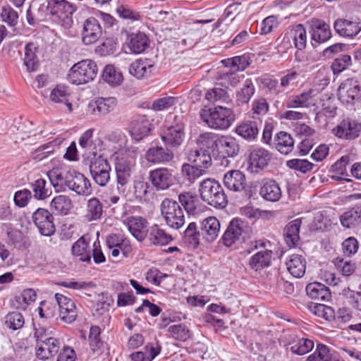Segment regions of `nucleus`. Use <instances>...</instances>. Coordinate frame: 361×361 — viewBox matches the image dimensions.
<instances>
[{
	"mask_svg": "<svg viewBox=\"0 0 361 361\" xmlns=\"http://www.w3.org/2000/svg\"><path fill=\"white\" fill-rule=\"evenodd\" d=\"M200 118L208 127L216 130H226L235 121L233 110L220 105L202 109Z\"/></svg>",
	"mask_w": 361,
	"mask_h": 361,
	"instance_id": "f257e3e1",
	"label": "nucleus"
},
{
	"mask_svg": "<svg viewBox=\"0 0 361 361\" xmlns=\"http://www.w3.org/2000/svg\"><path fill=\"white\" fill-rule=\"evenodd\" d=\"M137 154V149L130 147L122 149L117 157L115 170L119 188H126L130 183Z\"/></svg>",
	"mask_w": 361,
	"mask_h": 361,
	"instance_id": "f03ea898",
	"label": "nucleus"
},
{
	"mask_svg": "<svg viewBox=\"0 0 361 361\" xmlns=\"http://www.w3.org/2000/svg\"><path fill=\"white\" fill-rule=\"evenodd\" d=\"M201 199L215 208H224L227 204V197L221 184L214 178H207L200 183Z\"/></svg>",
	"mask_w": 361,
	"mask_h": 361,
	"instance_id": "7ed1b4c3",
	"label": "nucleus"
},
{
	"mask_svg": "<svg viewBox=\"0 0 361 361\" xmlns=\"http://www.w3.org/2000/svg\"><path fill=\"white\" fill-rule=\"evenodd\" d=\"M77 7L72 3L66 0H49L47 10L54 20L56 21L63 27L68 29L73 23V14Z\"/></svg>",
	"mask_w": 361,
	"mask_h": 361,
	"instance_id": "20e7f679",
	"label": "nucleus"
},
{
	"mask_svg": "<svg viewBox=\"0 0 361 361\" xmlns=\"http://www.w3.org/2000/svg\"><path fill=\"white\" fill-rule=\"evenodd\" d=\"M96 63L90 59L74 64L68 74V80L75 85L85 84L94 79L97 74Z\"/></svg>",
	"mask_w": 361,
	"mask_h": 361,
	"instance_id": "39448f33",
	"label": "nucleus"
},
{
	"mask_svg": "<svg viewBox=\"0 0 361 361\" xmlns=\"http://www.w3.org/2000/svg\"><path fill=\"white\" fill-rule=\"evenodd\" d=\"M161 212L166 224L173 229L181 228L185 224V214L180 203L166 198L161 204Z\"/></svg>",
	"mask_w": 361,
	"mask_h": 361,
	"instance_id": "423d86ee",
	"label": "nucleus"
},
{
	"mask_svg": "<svg viewBox=\"0 0 361 361\" xmlns=\"http://www.w3.org/2000/svg\"><path fill=\"white\" fill-rule=\"evenodd\" d=\"M250 232L248 223L240 218L233 219L224 231L221 240L226 247H231L235 243L244 240Z\"/></svg>",
	"mask_w": 361,
	"mask_h": 361,
	"instance_id": "0eeeda50",
	"label": "nucleus"
},
{
	"mask_svg": "<svg viewBox=\"0 0 361 361\" xmlns=\"http://www.w3.org/2000/svg\"><path fill=\"white\" fill-rule=\"evenodd\" d=\"M174 121V124L167 127L161 134V139L165 146L171 149L180 147L185 138V125L182 118L176 116Z\"/></svg>",
	"mask_w": 361,
	"mask_h": 361,
	"instance_id": "6e6552de",
	"label": "nucleus"
},
{
	"mask_svg": "<svg viewBox=\"0 0 361 361\" xmlns=\"http://www.w3.org/2000/svg\"><path fill=\"white\" fill-rule=\"evenodd\" d=\"M111 168L106 159L102 156L94 157L90 165L92 179L98 185L106 186L111 179Z\"/></svg>",
	"mask_w": 361,
	"mask_h": 361,
	"instance_id": "1a4fd4ad",
	"label": "nucleus"
},
{
	"mask_svg": "<svg viewBox=\"0 0 361 361\" xmlns=\"http://www.w3.org/2000/svg\"><path fill=\"white\" fill-rule=\"evenodd\" d=\"M149 180L152 186L157 190H165L176 182L173 170L166 167H159L149 171Z\"/></svg>",
	"mask_w": 361,
	"mask_h": 361,
	"instance_id": "9d476101",
	"label": "nucleus"
},
{
	"mask_svg": "<svg viewBox=\"0 0 361 361\" xmlns=\"http://www.w3.org/2000/svg\"><path fill=\"white\" fill-rule=\"evenodd\" d=\"M361 91V82L355 78L345 80L338 89L339 100L346 104H353L357 101Z\"/></svg>",
	"mask_w": 361,
	"mask_h": 361,
	"instance_id": "9b49d317",
	"label": "nucleus"
},
{
	"mask_svg": "<svg viewBox=\"0 0 361 361\" xmlns=\"http://www.w3.org/2000/svg\"><path fill=\"white\" fill-rule=\"evenodd\" d=\"M32 221L41 235L51 236L55 232L53 215L47 209H37L32 214Z\"/></svg>",
	"mask_w": 361,
	"mask_h": 361,
	"instance_id": "f8f14e48",
	"label": "nucleus"
},
{
	"mask_svg": "<svg viewBox=\"0 0 361 361\" xmlns=\"http://www.w3.org/2000/svg\"><path fill=\"white\" fill-rule=\"evenodd\" d=\"M102 34V27L97 18L89 17L82 22L81 37L84 44H94L99 40Z\"/></svg>",
	"mask_w": 361,
	"mask_h": 361,
	"instance_id": "ddd939ff",
	"label": "nucleus"
},
{
	"mask_svg": "<svg viewBox=\"0 0 361 361\" xmlns=\"http://www.w3.org/2000/svg\"><path fill=\"white\" fill-rule=\"evenodd\" d=\"M272 154L262 147H254L249 154V168L252 173H259L264 169L269 164Z\"/></svg>",
	"mask_w": 361,
	"mask_h": 361,
	"instance_id": "4468645a",
	"label": "nucleus"
},
{
	"mask_svg": "<svg viewBox=\"0 0 361 361\" xmlns=\"http://www.w3.org/2000/svg\"><path fill=\"white\" fill-rule=\"evenodd\" d=\"M334 28L340 37L352 39L361 31V22L358 19L338 18L334 23Z\"/></svg>",
	"mask_w": 361,
	"mask_h": 361,
	"instance_id": "2eb2a0df",
	"label": "nucleus"
},
{
	"mask_svg": "<svg viewBox=\"0 0 361 361\" xmlns=\"http://www.w3.org/2000/svg\"><path fill=\"white\" fill-rule=\"evenodd\" d=\"M66 188L79 195L88 196L92 194L91 183L82 173L73 171L69 173Z\"/></svg>",
	"mask_w": 361,
	"mask_h": 361,
	"instance_id": "dca6fc26",
	"label": "nucleus"
},
{
	"mask_svg": "<svg viewBox=\"0 0 361 361\" xmlns=\"http://www.w3.org/2000/svg\"><path fill=\"white\" fill-rule=\"evenodd\" d=\"M319 92L316 89L310 88L302 93L290 97L284 103L288 109L309 108L315 104L314 97Z\"/></svg>",
	"mask_w": 361,
	"mask_h": 361,
	"instance_id": "f3484780",
	"label": "nucleus"
},
{
	"mask_svg": "<svg viewBox=\"0 0 361 361\" xmlns=\"http://www.w3.org/2000/svg\"><path fill=\"white\" fill-rule=\"evenodd\" d=\"M333 133L338 138L353 140L359 137L361 123L349 119L343 120L333 130Z\"/></svg>",
	"mask_w": 361,
	"mask_h": 361,
	"instance_id": "a211bd4d",
	"label": "nucleus"
},
{
	"mask_svg": "<svg viewBox=\"0 0 361 361\" xmlns=\"http://www.w3.org/2000/svg\"><path fill=\"white\" fill-rule=\"evenodd\" d=\"M55 299L59 306V316L61 320L66 323H72L77 317L75 302L66 296L56 293Z\"/></svg>",
	"mask_w": 361,
	"mask_h": 361,
	"instance_id": "6ab92c4d",
	"label": "nucleus"
},
{
	"mask_svg": "<svg viewBox=\"0 0 361 361\" xmlns=\"http://www.w3.org/2000/svg\"><path fill=\"white\" fill-rule=\"evenodd\" d=\"M239 149V145L235 137L220 135L215 155L220 158L235 157L238 155Z\"/></svg>",
	"mask_w": 361,
	"mask_h": 361,
	"instance_id": "aec40b11",
	"label": "nucleus"
},
{
	"mask_svg": "<svg viewBox=\"0 0 361 361\" xmlns=\"http://www.w3.org/2000/svg\"><path fill=\"white\" fill-rule=\"evenodd\" d=\"M60 341L54 338L49 337L45 341L36 343L35 355L41 360H48L53 358L60 349Z\"/></svg>",
	"mask_w": 361,
	"mask_h": 361,
	"instance_id": "412c9836",
	"label": "nucleus"
},
{
	"mask_svg": "<svg viewBox=\"0 0 361 361\" xmlns=\"http://www.w3.org/2000/svg\"><path fill=\"white\" fill-rule=\"evenodd\" d=\"M311 38L318 44L324 43L331 37L329 24L320 19H312L310 23Z\"/></svg>",
	"mask_w": 361,
	"mask_h": 361,
	"instance_id": "4be33fe9",
	"label": "nucleus"
},
{
	"mask_svg": "<svg viewBox=\"0 0 361 361\" xmlns=\"http://www.w3.org/2000/svg\"><path fill=\"white\" fill-rule=\"evenodd\" d=\"M174 157V154L168 147L161 146L152 147L145 153L146 159L152 164H166L171 161Z\"/></svg>",
	"mask_w": 361,
	"mask_h": 361,
	"instance_id": "5701e85b",
	"label": "nucleus"
},
{
	"mask_svg": "<svg viewBox=\"0 0 361 361\" xmlns=\"http://www.w3.org/2000/svg\"><path fill=\"white\" fill-rule=\"evenodd\" d=\"M117 104L115 97H99L88 105L89 111L95 116H105L112 111Z\"/></svg>",
	"mask_w": 361,
	"mask_h": 361,
	"instance_id": "b1692460",
	"label": "nucleus"
},
{
	"mask_svg": "<svg viewBox=\"0 0 361 361\" xmlns=\"http://www.w3.org/2000/svg\"><path fill=\"white\" fill-rule=\"evenodd\" d=\"M220 228V222L214 216L205 218L200 223V233L207 242L214 241L219 236Z\"/></svg>",
	"mask_w": 361,
	"mask_h": 361,
	"instance_id": "393cba45",
	"label": "nucleus"
},
{
	"mask_svg": "<svg viewBox=\"0 0 361 361\" xmlns=\"http://www.w3.org/2000/svg\"><path fill=\"white\" fill-rule=\"evenodd\" d=\"M261 197L269 202H277L280 200L282 192L279 183L273 179H264L261 182L259 190Z\"/></svg>",
	"mask_w": 361,
	"mask_h": 361,
	"instance_id": "a878e982",
	"label": "nucleus"
},
{
	"mask_svg": "<svg viewBox=\"0 0 361 361\" xmlns=\"http://www.w3.org/2000/svg\"><path fill=\"white\" fill-rule=\"evenodd\" d=\"M153 70L154 63L146 58L135 60L128 68L129 73L137 79L149 77Z\"/></svg>",
	"mask_w": 361,
	"mask_h": 361,
	"instance_id": "bb28decb",
	"label": "nucleus"
},
{
	"mask_svg": "<svg viewBox=\"0 0 361 361\" xmlns=\"http://www.w3.org/2000/svg\"><path fill=\"white\" fill-rule=\"evenodd\" d=\"M126 224L130 233L138 241H142L147 236V221L140 216H130L126 219Z\"/></svg>",
	"mask_w": 361,
	"mask_h": 361,
	"instance_id": "cd10ccee",
	"label": "nucleus"
},
{
	"mask_svg": "<svg viewBox=\"0 0 361 361\" xmlns=\"http://www.w3.org/2000/svg\"><path fill=\"white\" fill-rule=\"evenodd\" d=\"M224 183L231 190L242 191L247 185L245 175L239 170L230 171L224 175Z\"/></svg>",
	"mask_w": 361,
	"mask_h": 361,
	"instance_id": "c85d7f7f",
	"label": "nucleus"
},
{
	"mask_svg": "<svg viewBox=\"0 0 361 361\" xmlns=\"http://www.w3.org/2000/svg\"><path fill=\"white\" fill-rule=\"evenodd\" d=\"M126 44L133 53L138 54L149 47V39L144 32H133L128 35Z\"/></svg>",
	"mask_w": 361,
	"mask_h": 361,
	"instance_id": "c756f323",
	"label": "nucleus"
},
{
	"mask_svg": "<svg viewBox=\"0 0 361 361\" xmlns=\"http://www.w3.org/2000/svg\"><path fill=\"white\" fill-rule=\"evenodd\" d=\"M286 264L288 271L295 278H300L305 273L306 260L301 255H290L288 257Z\"/></svg>",
	"mask_w": 361,
	"mask_h": 361,
	"instance_id": "7c9ffc66",
	"label": "nucleus"
},
{
	"mask_svg": "<svg viewBox=\"0 0 361 361\" xmlns=\"http://www.w3.org/2000/svg\"><path fill=\"white\" fill-rule=\"evenodd\" d=\"M72 254L81 262H91V250L89 245V239L83 235L80 237L72 246Z\"/></svg>",
	"mask_w": 361,
	"mask_h": 361,
	"instance_id": "2f4dec72",
	"label": "nucleus"
},
{
	"mask_svg": "<svg viewBox=\"0 0 361 361\" xmlns=\"http://www.w3.org/2000/svg\"><path fill=\"white\" fill-rule=\"evenodd\" d=\"M145 239L149 245L161 246L172 240L171 236L156 224L148 229Z\"/></svg>",
	"mask_w": 361,
	"mask_h": 361,
	"instance_id": "473e14b6",
	"label": "nucleus"
},
{
	"mask_svg": "<svg viewBox=\"0 0 361 361\" xmlns=\"http://www.w3.org/2000/svg\"><path fill=\"white\" fill-rule=\"evenodd\" d=\"M188 159L189 161L195 164V166L200 169H206L212 165V157L209 152L206 149L191 150L188 153Z\"/></svg>",
	"mask_w": 361,
	"mask_h": 361,
	"instance_id": "72a5a7b5",
	"label": "nucleus"
},
{
	"mask_svg": "<svg viewBox=\"0 0 361 361\" xmlns=\"http://www.w3.org/2000/svg\"><path fill=\"white\" fill-rule=\"evenodd\" d=\"M341 225L347 228H354L361 224V203L345 212L340 216Z\"/></svg>",
	"mask_w": 361,
	"mask_h": 361,
	"instance_id": "f704fd0d",
	"label": "nucleus"
},
{
	"mask_svg": "<svg viewBox=\"0 0 361 361\" xmlns=\"http://www.w3.org/2000/svg\"><path fill=\"white\" fill-rule=\"evenodd\" d=\"M307 295L314 300L329 301L331 299V292L328 287L319 283H310L306 286Z\"/></svg>",
	"mask_w": 361,
	"mask_h": 361,
	"instance_id": "c9c22d12",
	"label": "nucleus"
},
{
	"mask_svg": "<svg viewBox=\"0 0 361 361\" xmlns=\"http://www.w3.org/2000/svg\"><path fill=\"white\" fill-rule=\"evenodd\" d=\"M272 251L261 250L252 255L249 260V266L255 271L261 270L271 264Z\"/></svg>",
	"mask_w": 361,
	"mask_h": 361,
	"instance_id": "e433bc0d",
	"label": "nucleus"
},
{
	"mask_svg": "<svg viewBox=\"0 0 361 361\" xmlns=\"http://www.w3.org/2000/svg\"><path fill=\"white\" fill-rule=\"evenodd\" d=\"M47 175L50 180L51 185L55 188L56 191L65 190L69 174L65 173L59 168H54L49 171Z\"/></svg>",
	"mask_w": 361,
	"mask_h": 361,
	"instance_id": "4c0bfd02",
	"label": "nucleus"
},
{
	"mask_svg": "<svg viewBox=\"0 0 361 361\" xmlns=\"http://www.w3.org/2000/svg\"><path fill=\"white\" fill-rule=\"evenodd\" d=\"M275 145L281 154L287 155L294 149V140L289 133L281 131L275 136Z\"/></svg>",
	"mask_w": 361,
	"mask_h": 361,
	"instance_id": "58836bf2",
	"label": "nucleus"
},
{
	"mask_svg": "<svg viewBox=\"0 0 361 361\" xmlns=\"http://www.w3.org/2000/svg\"><path fill=\"white\" fill-rule=\"evenodd\" d=\"M301 220L296 219L289 222L284 229V238L290 247H295L299 240V232Z\"/></svg>",
	"mask_w": 361,
	"mask_h": 361,
	"instance_id": "ea45409f",
	"label": "nucleus"
},
{
	"mask_svg": "<svg viewBox=\"0 0 361 361\" xmlns=\"http://www.w3.org/2000/svg\"><path fill=\"white\" fill-rule=\"evenodd\" d=\"M38 47L33 42L27 43L25 47V56L23 63L27 71H35L39 66V60L37 56Z\"/></svg>",
	"mask_w": 361,
	"mask_h": 361,
	"instance_id": "a19ab883",
	"label": "nucleus"
},
{
	"mask_svg": "<svg viewBox=\"0 0 361 361\" xmlns=\"http://www.w3.org/2000/svg\"><path fill=\"white\" fill-rule=\"evenodd\" d=\"M235 133L243 139L252 141L259 134V128L255 121L242 122L235 128Z\"/></svg>",
	"mask_w": 361,
	"mask_h": 361,
	"instance_id": "79ce46f5",
	"label": "nucleus"
},
{
	"mask_svg": "<svg viewBox=\"0 0 361 361\" xmlns=\"http://www.w3.org/2000/svg\"><path fill=\"white\" fill-rule=\"evenodd\" d=\"M70 94L68 87L62 85H56L50 93V99L55 103L64 104L68 112L73 111V105L69 102Z\"/></svg>",
	"mask_w": 361,
	"mask_h": 361,
	"instance_id": "37998d69",
	"label": "nucleus"
},
{
	"mask_svg": "<svg viewBox=\"0 0 361 361\" xmlns=\"http://www.w3.org/2000/svg\"><path fill=\"white\" fill-rule=\"evenodd\" d=\"M30 187L33 192V197L37 200H44L52 194V190L44 178H38L34 180L31 184Z\"/></svg>",
	"mask_w": 361,
	"mask_h": 361,
	"instance_id": "c03bdc74",
	"label": "nucleus"
},
{
	"mask_svg": "<svg viewBox=\"0 0 361 361\" xmlns=\"http://www.w3.org/2000/svg\"><path fill=\"white\" fill-rule=\"evenodd\" d=\"M290 350L293 353L298 355H302L314 348V342L305 338H293L288 343Z\"/></svg>",
	"mask_w": 361,
	"mask_h": 361,
	"instance_id": "a18cd8bd",
	"label": "nucleus"
},
{
	"mask_svg": "<svg viewBox=\"0 0 361 361\" xmlns=\"http://www.w3.org/2000/svg\"><path fill=\"white\" fill-rule=\"evenodd\" d=\"M306 361H340L339 359L332 354L329 348L322 343L317 345L314 351L306 359Z\"/></svg>",
	"mask_w": 361,
	"mask_h": 361,
	"instance_id": "49530a36",
	"label": "nucleus"
},
{
	"mask_svg": "<svg viewBox=\"0 0 361 361\" xmlns=\"http://www.w3.org/2000/svg\"><path fill=\"white\" fill-rule=\"evenodd\" d=\"M288 35L293 39L295 47L298 50H302L307 44V32L302 24H298L293 27Z\"/></svg>",
	"mask_w": 361,
	"mask_h": 361,
	"instance_id": "de8ad7c7",
	"label": "nucleus"
},
{
	"mask_svg": "<svg viewBox=\"0 0 361 361\" xmlns=\"http://www.w3.org/2000/svg\"><path fill=\"white\" fill-rule=\"evenodd\" d=\"M50 207L58 214H67L72 208V202L68 196L60 195L53 198Z\"/></svg>",
	"mask_w": 361,
	"mask_h": 361,
	"instance_id": "09e8293b",
	"label": "nucleus"
},
{
	"mask_svg": "<svg viewBox=\"0 0 361 361\" xmlns=\"http://www.w3.org/2000/svg\"><path fill=\"white\" fill-rule=\"evenodd\" d=\"M219 137L220 135L216 133H204L198 137L197 144L201 147V149L207 148L210 149L213 154L215 155Z\"/></svg>",
	"mask_w": 361,
	"mask_h": 361,
	"instance_id": "8fccbe9b",
	"label": "nucleus"
},
{
	"mask_svg": "<svg viewBox=\"0 0 361 361\" xmlns=\"http://www.w3.org/2000/svg\"><path fill=\"white\" fill-rule=\"evenodd\" d=\"M101 329L98 326H92L89 334V344L91 351L94 354L102 353L103 342L101 340Z\"/></svg>",
	"mask_w": 361,
	"mask_h": 361,
	"instance_id": "3c124183",
	"label": "nucleus"
},
{
	"mask_svg": "<svg viewBox=\"0 0 361 361\" xmlns=\"http://www.w3.org/2000/svg\"><path fill=\"white\" fill-rule=\"evenodd\" d=\"M86 217L89 221H96L101 218L103 205L97 197H92L87 203Z\"/></svg>",
	"mask_w": 361,
	"mask_h": 361,
	"instance_id": "603ef678",
	"label": "nucleus"
},
{
	"mask_svg": "<svg viewBox=\"0 0 361 361\" xmlns=\"http://www.w3.org/2000/svg\"><path fill=\"white\" fill-rule=\"evenodd\" d=\"M148 121L142 119L141 121H136L132 123L130 133L133 139L137 141L142 140L144 137L148 135L150 128Z\"/></svg>",
	"mask_w": 361,
	"mask_h": 361,
	"instance_id": "864d4df0",
	"label": "nucleus"
},
{
	"mask_svg": "<svg viewBox=\"0 0 361 361\" xmlns=\"http://www.w3.org/2000/svg\"><path fill=\"white\" fill-rule=\"evenodd\" d=\"M167 331L171 338L182 342L188 341L192 336L190 329L183 324L170 326Z\"/></svg>",
	"mask_w": 361,
	"mask_h": 361,
	"instance_id": "5fc2aeb1",
	"label": "nucleus"
},
{
	"mask_svg": "<svg viewBox=\"0 0 361 361\" xmlns=\"http://www.w3.org/2000/svg\"><path fill=\"white\" fill-rule=\"evenodd\" d=\"M102 78L106 82L111 85H118L123 80L122 73L113 65L105 66L103 70Z\"/></svg>",
	"mask_w": 361,
	"mask_h": 361,
	"instance_id": "6e6d98bb",
	"label": "nucleus"
},
{
	"mask_svg": "<svg viewBox=\"0 0 361 361\" xmlns=\"http://www.w3.org/2000/svg\"><path fill=\"white\" fill-rule=\"evenodd\" d=\"M205 99L212 103H229L231 101L228 92L220 87H214L209 90L205 94Z\"/></svg>",
	"mask_w": 361,
	"mask_h": 361,
	"instance_id": "4d7b16f0",
	"label": "nucleus"
},
{
	"mask_svg": "<svg viewBox=\"0 0 361 361\" xmlns=\"http://www.w3.org/2000/svg\"><path fill=\"white\" fill-rule=\"evenodd\" d=\"M223 62L226 67L231 68L234 72L243 71L250 65L249 57L246 55L227 59Z\"/></svg>",
	"mask_w": 361,
	"mask_h": 361,
	"instance_id": "13d9d810",
	"label": "nucleus"
},
{
	"mask_svg": "<svg viewBox=\"0 0 361 361\" xmlns=\"http://www.w3.org/2000/svg\"><path fill=\"white\" fill-rule=\"evenodd\" d=\"M255 92V88L252 81L250 79H247L243 87L236 93L237 101L241 104H247Z\"/></svg>",
	"mask_w": 361,
	"mask_h": 361,
	"instance_id": "bf43d9fd",
	"label": "nucleus"
},
{
	"mask_svg": "<svg viewBox=\"0 0 361 361\" xmlns=\"http://www.w3.org/2000/svg\"><path fill=\"white\" fill-rule=\"evenodd\" d=\"M200 230L197 231V227L195 223L192 222L189 224L186 230L184 232V238L191 246L194 248L197 247L200 242Z\"/></svg>",
	"mask_w": 361,
	"mask_h": 361,
	"instance_id": "052dcab7",
	"label": "nucleus"
},
{
	"mask_svg": "<svg viewBox=\"0 0 361 361\" xmlns=\"http://www.w3.org/2000/svg\"><path fill=\"white\" fill-rule=\"evenodd\" d=\"M181 173L184 178L190 183H193L196 179L204 174L203 169L197 168L195 165L192 166L187 163L182 165Z\"/></svg>",
	"mask_w": 361,
	"mask_h": 361,
	"instance_id": "680f3d73",
	"label": "nucleus"
},
{
	"mask_svg": "<svg viewBox=\"0 0 361 361\" xmlns=\"http://www.w3.org/2000/svg\"><path fill=\"white\" fill-rule=\"evenodd\" d=\"M5 324L8 328L13 331L20 329L25 324L24 317L18 312H10L5 317Z\"/></svg>",
	"mask_w": 361,
	"mask_h": 361,
	"instance_id": "e2e57ef3",
	"label": "nucleus"
},
{
	"mask_svg": "<svg viewBox=\"0 0 361 361\" xmlns=\"http://www.w3.org/2000/svg\"><path fill=\"white\" fill-rule=\"evenodd\" d=\"M310 311L319 317L326 320H331L334 317V310L329 306L323 304L314 303L310 306Z\"/></svg>",
	"mask_w": 361,
	"mask_h": 361,
	"instance_id": "0e129e2a",
	"label": "nucleus"
},
{
	"mask_svg": "<svg viewBox=\"0 0 361 361\" xmlns=\"http://www.w3.org/2000/svg\"><path fill=\"white\" fill-rule=\"evenodd\" d=\"M286 166L291 169L305 173L312 170L314 164L307 159H293L286 161Z\"/></svg>",
	"mask_w": 361,
	"mask_h": 361,
	"instance_id": "69168bd1",
	"label": "nucleus"
},
{
	"mask_svg": "<svg viewBox=\"0 0 361 361\" xmlns=\"http://www.w3.org/2000/svg\"><path fill=\"white\" fill-rule=\"evenodd\" d=\"M178 200L188 214L193 213L196 208V197L190 192H183L178 195Z\"/></svg>",
	"mask_w": 361,
	"mask_h": 361,
	"instance_id": "338daca9",
	"label": "nucleus"
},
{
	"mask_svg": "<svg viewBox=\"0 0 361 361\" xmlns=\"http://www.w3.org/2000/svg\"><path fill=\"white\" fill-rule=\"evenodd\" d=\"M351 65V57L348 54H342L337 57L331 64L334 74H338Z\"/></svg>",
	"mask_w": 361,
	"mask_h": 361,
	"instance_id": "774afa93",
	"label": "nucleus"
}]
</instances>
